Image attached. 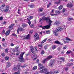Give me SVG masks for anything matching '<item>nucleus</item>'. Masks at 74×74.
<instances>
[{
  "label": "nucleus",
  "mask_w": 74,
  "mask_h": 74,
  "mask_svg": "<svg viewBox=\"0 0 74 74\" xmlns=\"http://www.w3.org/2000/svg\"><path fill=\"white\" fill-rule=\"evenodd\" d=\"M43 20L44 21H46L47 22L49 23V24L48 25L42 27V29H48L50 28L51 26V23L52 22V21L51 20V19L49 17H46L43 16L40 18L39 22H42Z\"/></svg>",
  "instance_id": "f257e3e1"
},
{
  "label": "nucleus",
  "mask_w": 74,
  "mask_h": 74,
  "mask_svg": "<svg viewBox=\"0 0 74 74\" xmlns=\"http://www.w3.org/2000/svg\"><path fill=\"white\" fill-rule=\"evenodd\" d=\"M38 65L40 67L39 73H44V74H49L50 73L47 71V69L45 68H44L43 65L41 64H38Z\"/></svg>",
  "instance_id": "f03ea898"
},
{
  "label": "nucleus",
  "mask_w": 74,
  "mask_h": 74,
  "mask_svg": "<svg viewBox=\"0 0 74 74\" xmlns=\"http://www.w3.org/2000/svg\"><path fill=\"white\" fill-rule=\"evenodd\" d=\"M63 30V28L62 27H60L57 28L55 31H53V33L55 36H58V33L57 32H61Z\"/></svg>",
  "instance_id": "7ed1b4c3"
},
{
  "label": "nucleus",
  "mask_w": 74,
  "mask_h": 74,
  "mask_svg": "<svg viewBox=\"0 0 74 74\" xmlns=\"http://www.w3.org/2000/svg\"><path fill=\"white\" fill-rule=\"evenodd\" d=\"M25 53V52L23 53V52H21L20 57H19V59L21 60V62H22V63L23 62H25V59L24 58H23V56Z\"/></svg>",
  "instance_id": "20e7f679"
},
{
  "label": "nucleus",
  "mask_w": 74,
  "mask_h": 74,
  "mask_svg": "<svg viewBox=\"0 0 74 74\" xmlns=\"http://www.w3.org/2000/svg\"><path fill=\"white\" fill-rule=\"evenodd\" d=\"M47 38H46L45 39L43 40L42 42H41V44H39L38 45V47H40L41 48H40V49H41L42 48V44L44 43L45 42H46V41L47 40Z\"/></svg>",
  "instance_id": "39448f33"
},
{
  "label": "nucleus",
  "mask_w": 74,
  "mask_h": 74,
  "mask_svg": "<svg viewBox=\"0 0 74 74\" xmlns=\"http://www.w3.org/2000/svg\"><path fill=\"white\" fill-rule=\"evenodd\" d=\"M55 60L53 59L51 60L49 63V66L52 67H53V64L55 63Z\"/></svg>",
  "instance_id": "423d86ee"
},
{
  "label": "nucleus",
  "mask_w": 74,
  "mask_h": 74,
  "mask_svg": "<svg viewBox=\"0 0 74 74\" xmlns=\"http://www.w3.org/2000/svg\"><path fill=\"white\" fill-rule=\"evenodd\" d=\"M33 16H31L27 19L28 21H29V22L28 23L29 25H31V21H30V20L32 19H33Z\"/></svg>",
  "instance_id": "0eeeda50"
},
{
  "label": "nucleus",
  "mask_w": 74,
  "mask_h": 74,
  "mask_svg": "<svg viewBox=\"0 0 74 74\" xmlns=\"http://www.w3.org/2000/svg\"><path fill=\"white\" fill-rule=\"evenodd\" d=\"M34 38H35V41H37L39 39V35L37 34H36L34 35Z\"/></svg>",
  "instance_id": "6e6552de"
},
{
  "label": "nucleus",
  "mask_w": 74,
  "mask_h": 74,
  "mask_svg": "<svg viewBox=\"0 0 74 74\" xmlns=\"http://www.w3.org/2000/svg\"><path fill=\"white\" fill-rule=\"evenodd\" d=\"M20 67L21 66H20V65H17L16 66L17 68L15 67L14 68V71H16V70H17V69H18V70L20 71V70H21V68H20Z\"/></svg>",
  "instance_id": "1a4fd4ad"
},
{
  "label": "nucleus",
  "mask_w": 74,
  "mask_h": 74,
  "mask_svg": "<svg viewBox=\"0 0 74 74\" xmlns=\"http://www.w3.org/2000/svg\"><path fill=\"white\" fill-rule=\"evenodd\" d=\"M25 30V29H23V28H22L21 27L20 28H18L17 29V33L18 34H19V31H20V32H22V31H23Z\"/></svg>",
  "instance_id": "9d476101"
},
{
  "label": "nucleus",
  "mask_w": 74,
  "mask_h": 74,
  "mask_svg": "<svg viewBox=\"0 0 74 74\" xmlns=\"http://www.w3.org/2000/svg\"><path fill=\"white\" fill-rule=\"evenodd\" d=\"M15 25L14 24H12L11 25H10L9 27V30H11L12 29V27L13 26H14V25Z\"/></svg>",
  "instance_id": "9b49d317"
},
{
  "label": "nucleus",
  "mask_w": 74,
  "mask_h": 74,
  "mask_svg": "<svg viewBox=\"0 0 74 74\" xmlns=\"http://www.w3.org/2000/svg\"><path fill=\"white\" fill-rule=\"evenodd\" d=\"M73 6V5L72 3H68L66 5V7H69V8H72Z\"/></svg>",
  "instance_id": "f8f14e48"
},
{
  "label": "nucleus",
  "mask_w": 74,
  "mask_h": 74,
  "mask_svg": "<svg viewBox=\"0 0 74 74\" xmlns=\"http://www.w3.org/2000/svg\"><path fill=\"white\" fill-rule=\"evenodd\" d=\"M9 10V6H7L6 8V10H5L4 11V12H8V11Z\"/></svg>",
  "instance_id": "ddd939ff"
},
{
  "label": "nucleus",
  "mask_w": 74,
  "mask_h": 74,
  "mask_svg": "<svg viewBox=\"0 0 74 74\" xmlns=\"http://www.w3.org/2000/svg\"><path fill=\"white\" fill-rule=\"evenodd\" d=\"M66 41H64V42L65 43H69V41H70L71 40L70 38H66Z\"/></svg>",
  "instance_id": "4468645a"
},
{
  "label": "nucleus",
  "mask_w": 74,
  "mask_h": 74,
  "mask_svg": "<svg viewBox=\"0 0 74 74\" xmlns=\"http://www.w3.org/2000/svg\"><path fill=\"white\" fill-rule=\"evenodd\" d=\"M30 49L32 53H34V49L33 48V46H31L30 47Z\"/></svg>",
  "instance_id": "2eb2a0df"
},
{
  "label": "nucleus",
  "mask_w": 74,
  "mask_h": 74,
  "mask_svg": "<svg viewBox=\"0 0 74 74\" xmlns=\"http://www.w3.org/2000/svg\"><path fill=\"white\" fill-rule=\"evenodd\" d=\"M10 32H11V31L10 30L7 31L5 33V34L6 36H8V35L10 34Z\"/></svg>",
  "instance_id": "dca6fc26"
},
{
  "label": "nucleus",
  "mask_w": 74,
  "mask_h": 74,
  "mask_svg": "<svg viewBox=\"0 0 74 74\" xmlns=\"http://www.w3.org/2000/svg\"><path fill=\"white\" fill-rule=\"evenodd\" d=\"M60 23V21H56L55 23H54L55 25H59Z\"/></svg>",
  "instance_id": "f3484780"
},
{
  "label": "nucleus",
  "mask_w": 74,
  "mask_h": 74,
  "mask_svg": "<svg viewBox=\"0 0 74 74\" xmlns=\"http://www.w3.org/2000/svg\"><path fill=\"white\" fill-rule=\"evenodd\" d=\"M54 42L55 44H58V45H59L60 44L61 45H63V44H60V42L58 40H56Z\"/></svg>",
  "instance_id": "a211bd4d"
},
{
  "label": "nucleus",
  "mask_w": 74,
  "mask_h": 74,
  "mask_svg": "<svg viewBox=\"0 0 74 74\" xmlns=\"http://www.w3.org/2000/svg\"><path fill=\"white\" fill-rule=\"evenodd\" d=\"M11 66V63L10 62H8L7 63V67H10Z\"/></svg>",
  "instance_id": "6ab92c4d"
},
{
  "label": "nucleus",
  "mask_w": 74,
  "mask_h": 74,
  "mask_svg": "<svg viewBox=\"0 0 74 74\" xmlns=\"http://www.w3.org/2000/svg\"><path fill=\"white\" fill-rule=\"evenodd\" d=\"M22 26H23V27H26L27 26V25L26 24L23 23L22 24Z\"/></svg>",
  "instance_id": "aec40b11"
},
{
  "label": "nucleus",
  "mask_w": 74,
  "mask_h": 74,
  "mask_svg": "<svg viewBox=\"0 0 74 74\" xmlns=\"http://www.w3.org/2000/svg\"><path fill=\"white\" fill-rule=\"evenodd\" d=\"M63 5H61L60 6H59V7L58 8V9L60 10H61L63 8Z\"/></svg>",
  "instance_id": "412c9836"
},
{
  "label": "nucleus",
  "mask_w": 74,
  "mask_h": 74,
  "mask_svg": "<svg viewBox=\"0 0 74 74\" xmlns=\"http://www.w3.org/2000/svg\"><path fill=\"white\" fill-rule=\"evenodd\" d=\"M74 64H73V63H69V64H67V66H73V65Z\"/></svg>",
  "instance_id": "4be33fe9"
},
{
  "label": "nucleus",
  "mask_w": 74,
  "mask_h": 74,
  "mask_svg": "<svg viewBox=\"0 0 74 74\" xmlns=\"http://www.w3.org/2000/svg\"><path fill=\"white\" fill-rule=\"evenodd\" d=\"M52 58V56L51 55H50L46 59H47V60H48V59H51V58Z\"/></svg>",
  "instance_id": "5701e85b"
},
{
  "label": "nucleus",
  "mask_w": 74,
  "mask_h": 74,
  "mask_svg": "<svg viewBox=\"0 0 74 74\" xmlns=\"http://www.w3.org/2000/svg\"><path fill=\"white\" fill-rule=\"evenodd\" d=\"M43 10V8H40L38 10V11L39 12H42V10Z\"/></svg>",
  "instance_id": "b1692460"
},
{
  "label": "nucleus",
  "mask_w": 74,
  "mask_h": 74,
  "mask_svg": "<svg viewBox=\"0 0 74 74\" xmlns=\"http://www.w3.org/2000/svg\"><path fill=\"white\" fill-rule=\"evenodd\" d=\"M44 53H45V51H44V50H42V51H41V55H43V54H44Z\"/></svg>",
  "instance_id": "393cba45"
},
{
  "label": "nucleus",
  "mask_w": 74,
  "mask_h": 74,
  "mask_svg": "<svg viewBox=\"0 0 74 74\" xmlns=\"http://www.w3.org/2000/svg\"><path fill=\"white\" fill-rule=\"evenodd\" d=\"M0 9L1 10V11H4V10H3V9H4V7H3L2 6H1V7H0Z\"/></svg>",
  "instance_id": "a878e982"
},
{
  "label": "nucleus",
  "mask_w": 74,
  "mask_h": 74,
  "mask_svg": "<svg viewBox=\"0 0 74 74\" xmlns=\"http://www.w3.org/2000/svg\"><path fill=\"white\" fill-rule=\"evenodd\" d=\"M55 12L57 14H60V12L58 10H56L55 11Z\"/></svg>",
  "instance_id": "bb28decb"
},
{
  "label": "nucleus",
  "mask_w": 74,
  "mask_h": 74,
  "mask_svg": "<svg viewBox=\"0 0 74 74\" xmlns=\"http://www.w3.org/2000/svg\"><path fill=\"white\" fill-rule=\"evenodd\" d=\"M56 46L55 45H53L52 47V49H54L56 48Z\"/></svg>",
  "instance_id": "cd10ccee"
},
{
  "label": "nucleus",
  "mask_w": 74,
  "mask_h": 74,
  "mask_svg": "<svg viewBox=\"0 0 74 74\" xmlns=\"http://www.w3.org/2000/svg\"><path fill=\"white\" fill-rule=\"evenodd\" d=\"M60 60H62L63 62H64V58L63 57H62L61 58H60Z\"/></svg>",
  "instance_id": "c85d7f7f"
},
{
  "label": "nucleus",
  "mask_w": 74,
  "mask_h": 74,
  "mask_svg": "<svg viewBox=\"0 0 74 74\" xmlns=\"http://www.w3.org/2000/svg\"><path fill=\"white\" fill-rule=\"evenodd\" d=\"M46 61H47V59H45L44 60H43L42 61V63H45V62Z\"/></svg>",
  "instance_id": "c756f323"
},
{
  "label": "nucleus",
  "mask_w": 74,
  "mask_h": 74,
  "mask_svg": "<svg viewBox=\"0 0 74 74\" xmlns=\"http://www.w3.org/2000/svg\"><path fill=\"white\" fill-rule=\"evenodd\" d=\"M5 60H9V57L6 56L5 58Z\"/></svg>",
  "instance_id": "7c9ffc66"
},
{
  "label": "nucleus",
  "mask_w": 74,
  "mask_h": 74,
  "mask_svg": "<svg viewBox=\"0 0 74 74\" xmlns=\"http://www.w3.org/2000/svg\"><path fill=\"white\" fill-rule=\"evenodd\" d=\"M49 73L50 74H55L54 72L52 71H51Z\"/></svg>",
  "instance_id": "2f4dec72"
},
{
  "label": "nucleus",
  "mask_w": 74,
  "mask_h": 74,
  "mask_svg": "<svg viewBox=\"0 0 74 74\" xmlns=\"http://www.w3.org/2000/svg\"><path fill=\"white\" fill-rule=\"evenodd\" d=\"M27 65H26V64H25L24 65H23V66H21V67H22V68H24V67H26V66Z\"/></svg>",
  "instance_id": "473e14b6"
},
{
  "label": "nucleus",
  "mask_w": 74,
  "mask_h": 74,
  "mask_svg": "<svg viewBox=\"0 0 74 74\" xmlns=\"http://www.w3.org/2000/svg\"><path fill=\"white\" fill-rule=\"evenodd\" d=\"M59 71H56L54 72V74H58V73H59Z\"/></svg>",
  "instance_id": "72a5a7b5"
},
{
  "label": "nucleus",
  "mask_w": 74,
  "mask_h": 74,
  "mask_svg": "<svg viewBox=\"0 0 74 74\" xmlns=\"http://www.w3.org/2000/svg\"><path fill=\"white\" fill-rule=\"evenodd\" d=\"M37 66H34V67L33 68V70H36V69H37Z\"/></svg>",
  "instance_id": "f704fd0d"
},
{
  "label": "nucleus",
  "mask_w": 74,
  "mask_h": 74,
  "mask_svg": "<svg viewBox=\"0 0 74 74\" xmlns=\"http://www.w3.org/2000/svg\"><path fill=\"white\" fill-rule=\"evenodd\" d=\"M25 38L26 39H29V35H27L26 37H25Z\"/></svg>",
  "instance_id": "c9c22d12"
},
{
  "label": "nucleus",
  "mask_w": 74,
  "mask_h": 74,
  "mask_svg": "<svg viewBox=\"0 0 74 74\" xmlns=\"http://www.w3.org/2000/svg\"><path fill=\"white\" fill-rule=\"evenodd\" d=\"M66 10V9L63 8L62 10V12H65Z\"/></svg>",
  "instance_id": "e433bc0d"
},
{
  "label": "nucleus",
  "mask_w": 74,
  "mask_h": 74,
  "mask_svg": "<svg viewBox=\"0 0 74 74\" xmlns=\"http://www.w3.org/2000/svg\"><path fill=\"white\" fill-rule=\"evenodd\" d=\"M28 6H29V7H30L31 8H33L34 7L33 5H29Z\"/></svg>",
  "instance_id": "4c0bfd02"
},
{
  "label": "nucleus",
  "mask_w": 74,
  "mask_h": 74,
  "mask_svg": "<svg viewBox=\"0 0 74 74\" xmlns=\"http://www.w3.org/2000/svg\"><path fill=\"white\" fill-rule=\"evenodd\" d=\"M12 36H14V37H17V35H16L15 33H13L12 34Z\"/></svg>",
  "instance_id": "58836bf2"
},
{
  "label": "nucleus",
  "mask_w": 74,
  "mask_h": 74,
  "mask_svg": "<svg viewBox=\"0 0 74 74\" xmlns=\"http://www.w3.org/2000/svg\"><path fill=\"white\" fill-rule=\"evenodd\" d=\"M71 52V51H67L66 53L68 54H70V53Z\"/></svg>",
  "instance_id": "ea45409f"
},
{
  "label": "nucleus",
  "mask_w": 74,
  "mask_h": 74,
  "mask_svg": "<svg viewBox=\"0 0 74 74\" xmlns=\"http://www.w3.org/2000/svg\"><path fill=\"white\" fill-rule=\"evenodd\" d=\"M1 55L3 57H4V56H5V53H1Z\"/></svg>",
  "instance_id": "a19ab883"
},
{
  "label": "nucleus",
  "mask_w": 74,
  "mask_h": 74,
  "mask_svg": "<svg viewBox=\"0 0 74 74\" xmlns=\"http://www.w3.org/2000/svg\"><path fill=\"white\" fill-rule=\"evenodd\" d=\"M34 24H32L30 25L31 27L32 28H34Z\"/></svg>",
  "instance_id": "79ce46f5"
},
{
  "label": "nucleus",
  "mask_w": 74,
  "mask_h": 74,
  "mask_svg": "<svg viewBox=\"0 0 74 74\" xmlns=\"http://www.w3.org/2000/svg\"><path fill=\"white\" fill-rule=\"evenodd\" d=\"M3 47H6V45H7V44L5 43H3Z\"/></svg>",
  "instance_id": "37998d69"
},
{
  "label": "nucleus",
  "mask_w": 74,
  "mask_h": 74,
  "mask_svg": "<svg viewBox=\"0 0 74 74\" xmlns=\"http://www.w3.org/2000/svg\"><path fill=\"white\" fill-rule=\"evenodd\" d=\"M61 1H61V0H59V2H56V4H59V3H60V2H61Z\"/></svg>",
  "instance_id": "c03bdc74"
},
{
  "label": "nucleus",
  "mask_w": 74,
  "mask_h": 74,
  "mask_svg": "<svg viewBox=\"0 0 74 74\" xmlns=\"http://www.w3.org/2000/svg\"><path fill=\"white\" fill-rule=\"evenodd\" d=\"M17 52H18V53H16V55L17 56L18 55H19V53H20V52L17 50Z\"/></svg>",
  "instance_id": "a18cd8bd"
},
{
  "label": "nucleus",
  "mask_w": 74,
  "mask_h": 74,
  "mask_svg": "<svg viewBox=\"0 0 74 74\" xmlns=\"http://www.w3.org/2000/svg\"><path fill=\"white\" fill-rule=\"evenodd\" d=\"M46 32L47 34H50V31L49 30L47 31Z\"/></svg>",
  "instance_id": "49530a36"
},
{
  "label": "nucleus",
  "mask_w": 74,
  "mask_h": 74,
  "mask_svg": "<svg viewBox=\"0 0 74 74\" xmlns=\"http://www.w3.org/2000/svg\"><path fill=\"white\" fill-rule=\"evenodd\" d=\"M68 19L69 21H73V18H69Z\"/></svg>",
  "instance_id": "de8ad7c7"
},
{
  "label": "nucleus",
  "mask_w": 74,
  "mask_h": 74,
  "mask_svg": "<svg viewBox=\"0 0 74 74\" xmlns=\"http://www.w3.org/2000/svg\"><path fill=\"white\" fill-rule=\"evenodd\" d=\"M33 30L30 31L29 32V33L30 34H32V33H33Z\"/></svg>",
  "instance_id": "09e8293b"
},
{
  "label": "nucleus",
  "mask_w": 74,
  "mask_h": 74,
  "mask_svg": "<svg viewBox=\"0 0 74 74\" xmlns=\"http://www.w3.org/2000/svg\"><path fill=\"white\" fill-rule=\"evenodd\" d=\"M3 20V17H0V21H2V20Z\"/></svg>",
  "instance_id": "8fccbe9b"
},
{
  "label": "nucleus",
  "mask_w": 74,
  "mask_h": 74,
  "mask_svg": "<svg viewBox=\"0 0 74 74\" xmlns=\"http://www.w3.org/2000/svg\"><path fill=\"white\" fill-rule=\"evenodd\" d=\"M19 48V47L18 46H16L15 47V49L17 50V49H18V48Z\"/></svg>",
  "instance_id": "3c124183"
},
{
  "label": "nucleus",
  "mask_w": 74,
  "mask_h": 74,
  "mask_svg": "<svg viewBox=\"0 0 74 74\" xmlns=\"http://www.w3.org/2000/svg\"><path fill=\"white\" fill-rule=\"evenodd\" d=\"M10 45L11 46H12V47H13V46L14 45L13 43H11L10 44Z\"/></svg>",
  "instance_id": "603ef678"
},
{
  "label": "nucleus",
  "mask_w": 74,
  "mask_h": 74,
  "mask_svg": "<svg viewBox=\"0 0 74 74\" xmlns=\"http://www.w3.org/2000/svg\"><path fill=\"white\" fill-rule=\"evenodd\" d=\"M69 70V68H68V67H66L65 68V70H66V71H67V70Z\"/></svg>",
  "instance_id": "864d4df0"
},
{
  "label": "nucleus",
  "mask_w": 74,
  "mask_h": 74,
  "mask_svg": "<svg viewBox=\"0 0 74 74\" xmlns=\"http://www.w3.org/2000/svg\"><path fill=\"white\" fill-rule=\"evenodd\" d=\"M47 46H45L44 47V48H45V49H47Z\"/></svg>",
  "instance_id": "5fc2aeb1"
},
{
  "label": "nucleus",
  "mask_w": 74,
  "mask_h": 74,
  "mask_svg": "<svg viewBox=\"0 0 74 74\" xmlns=\"http://www.w3.org/2000/svg\"><path fill=\"white\" fill-rule=\"evenodd\" d=\"M33 55L34 56H35V57L36 56V53H33Z\"/></svg>",
  "instance_id": "6e6d98bb"
},
{
  "label": "nucleus",
  "mask_w": 74,
  "mask_h": 74,
  "mask_svg": "<svg viewBox=\"0 0 74 74\" xmlns=\"http://www.w3.org/2000/svg\"><path fill=\"white\" fill-rule=\"evenodd\" d=\"M52 40L51 39H49L48 40V41L50 42L51 41H52Z\"/></svg>",
  "instance_id": "4d7b16f0"
},
{
  "label": "nucleus",
  "mask_w": 74,
  "mask_h": 74,
  "mask_svg": "<svg viewBox=\"0 0 74 74\" xmlns=\"http://www.w3.org/2000/svg\"><path fill=\"white\" fill-rule=\"evenodd\" d=\"M5 52L6 53H8V50H7V49H6L5 50Z\"/></svg>",
  "instance_id": "13d9d810"
},
{
  "label": "nucleus",
  "mask_w": 74,
  "mask_h": 74,
  "mask_svg": "<svg viewBox=\"0 0 74 74\" xmlns=\"http://www.w3.org/2000/svg\"><path fill=\"white\" fill-rule=\"evenodd\" d=\"M5 4H3L2 5H1V7H4V6H5Z\"/></svg>",
  "instance_id": "bf43d9fd"
},
{
  "label": "nucleus",
  "mask_w": 74,
  "mask_h": 74,
  "mask_svg": "<svg viewBox=\"0 0 74 74\" xmlns=\"http://www.w3.org/2000/svg\"><path fill=\"white\" fill-rule=\"evenodd\" d=\"M57 49L58 51H59L60 50V47H58Z\"/></svg>",
  "instance_id": "052dcab7"
},
{
  "label": "nucleus",
  "mask_w": 74,
  "mask_h": 74,
  "mask_svg": "<svg viewBox=\"0 0 74 74\" xmlns=\"http://www.w3.org/2000/svg\"><path fill=\"white\" fill-rule=\"evenodd\" d=\"M66 48H67V47H66V46H65V47H63V49H66Z\"/></svg>",
  "instance_id": "680f3d73"
},
{
  "label": "nucleus",
  "mask_w": 74,
  "mask_h": 74,
  "mask_svg": "<svg viewBox=\"0 0 74 74\" xmlns=\"http://www.w3.org/2000/svg\"><path fill=\"white\" fill-rule=\"evenodd\" d=\"M19 72H17L14 73V74H19Z\"/></svg>",
  "instance_id": "e2e57ef3"
},
{
  "label": "nucleus",
  "mask_w": 74,
  "mask_h": 74,
  "mask_svg": "<svg viewBox=\"0 0 74 74\" xmlns=\"http://www.w3.org/2000/svg\"><path fill=\"white\" fill-rule=\"evenodd\" d=\"M26 56H28L29 55V53L27 54H26Z\"/></svg>",
  "instance_id": "0e129e2a"
},
{
  "label": "nucleus",
  "mask_w": 74,
  "mask_h": 74,
  "mask_svg": "<svg viewBox=\"0 0 74 74\" xmlns=\"http://www.w3.org/2000/svg\"><path fill=\"white\" fill-rule=\"evenodd\" d=\"M64 51H62L61 53H62V54H64Z\"/></svg>",
  "instance_id": "69168bd1"
},
{
  "label": "nucleus",
  "mask_w": 74,
  "mask_h": 74,
  "mask_svg": "<svg viewBox=\"0 0 74 74\" xmlns=\"http://www.w3.org/2000/svg\"><path fill=\"white\" fill-rule=\"evenodd\" d=\"M36 62H37V63H39V60H36Z\"/></svg>",
  "instance_id": "338daca9"
},
{
  "label": "nucleus",
  "mask_w": 74,
  "mask_h": 74,
  "mask_svg": "<svg viewBox=\"0 0 74 74\" xmlns=\"http://www.w3.org/2000/svg\"><path fill=\"white\" fill-rule=\"evenodd\" d=\"M35 74H38V72H36L35 73Z\"/></svg>",
  "instance_id": "774afa93"
}]
</instances>
